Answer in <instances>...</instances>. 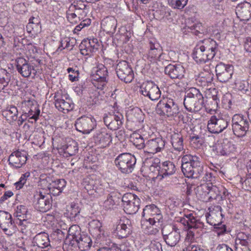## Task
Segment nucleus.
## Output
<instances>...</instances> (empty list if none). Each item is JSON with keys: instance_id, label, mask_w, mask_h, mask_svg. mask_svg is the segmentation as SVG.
Returning a JSON list of instances; mask_svg holds the SVG:
<instances>
[{"instance_id": "4", "label": "nucleus", "mask_w": 251, "mask_h": 251, "mask_svg": "<svg viewBox=\"0 0 251 251\" xmlns=\"http://www.w3.org/2000/svg\"><path fill=\"white\" fill-rule=\"evenodd\" d=\"M204 98L199 90L192 88L187 93L183 100V104L186 109L191 112L200 111L203 105Z\"/></svg>"}, {"instance_id": "30", "label": "nucleus", "mask_w": 251, "mask_h": 251, "mask_svg": "<svg viewBox=\"0 0 251 251\" xmlns=\"http://www.w3.org/2000/svg\"><path fill=\"white\" fill-rule=\"evenodd\" d=\"M165 142L161 138H156L148 140L146 144L145 151L154 154L161 151L165 147Z\"/></svg>"}, {"instance_id": "7", "label": "nucleus", "mask_w": 251, "mask_h": 251, "mask_svg": "<svg viewBox=\"0 0 251 251\" xmlns=\"http://www.w3.org/2000/svg\"><path fill=\"white\" fill-rule=\"evenodd\" d=\"M230 121V117L226 115L212 116L208 121L207 129L211 133H220L227 128Z\"/></svg>"}, {"instance_id": "57", "label": "nucleus", "mask_w": 251, "mask_h": 251, "mask_svg": "<svg viewBox=\"0 0 251 251\" xmlns=\"http://www.w3.org/2000/svg\"><path fill=\"white\" fill-rule=\"evenodd\" d=\"M51 237L53 240L58 242L63 241L65 238V233L61 230L57 229L51 234Z\"/></svg>"}, {"instance_id": "19", "label": "nucleus", "mask_w": 251, "mask_h": 251, "mask_svg": "<svg viewBox=\"0 0 251 251\" xmlns=\"http://www.w3.org/2000/svg\"><path fill=\"white\" fill-rule=\"evenodd\" d=\"M141 93L151 100H158L161 96V91L158 86L152 81H147L141 86Z\"/></svg>"}, {"instance_id": "2", "label": "nucleus", "mask_w": 251, "mask_h": 251, "mask_svg": "<svg viewBox=\"0 0 251 251\" xmlns=\"http://www.w3.org/2000/svg\"><path fill=\"white\" fill-rule=\"evenodd\" d=\"M64 243L72 248L78 247L82 251H86L91 248L92 241L89 236L81 233L79 226L73 225L69 228Z\"/></svg>"}, {"instance_id": "13", "label": "nucleus", "mask_w": 251, "mask_h": 251, "mask_svg": "<svg viewBox=\"0 0 251 251\" xmlns=\"http://www.w3.org/2000/svg\"><path fill=\"white\" fill-rule=\"evenodd\" d=\"M161 231L164 240L170 247L176 246L180 240L179 229L171 225L164 226Z\"/></svg>"}, {"instance_id": "15", "label": "nucleus", "mask_w": 251, "mask_h": 251, "mask_svg": "<svg viewBox=\"0 0 251 251\" xmlns=\"http://www.w3.org/2000/svg\"><path fill=\"white\" fill-rule=\"evenodd\" d=\"M96 126V121L91 116L83 115L76 119L75 126L77 131L83 134H89Z\"/></svg>"}, {"instance_id": "60", "label": "nucleus", "mask_w": 251, "mask_h": 251, "mask_svg": "<svg viewBox=\"0 0 251 251\" xmlns=\"http://www.w3.org/2000/svg\"><path fill=\"white\" fill-rule=\"evenodd\" d=\"M67 71L68 73L70 74L69 75V78L70 80L74 82L78 80L79 71L77 69L75 70L73 68H68Z\"/></svg>"}, {"instance_id": "43", "label": "nucleus", "mask_w": 251, "mask_h": 251, "mask_svg": "<svg viewBox=\"0 0 251 251\" xmlns=\"http://www.w3.org/2000/svg\"><path fill=\"white\" fill-rule=\"evenodd\" d=\"M9 71H7L4 69H0V84L1 91L3 90L5 87L8 85V84L11 79V74L12 73V70L8 67Z\"/></svg>"}, {"instance_id": "35", "label": "nucleus", "mask_w": 251, "mask_h": 251, "mask_svg": "<svg viewBox=\"0 0 251 251\" xmlns=\"http://www.w3.org/2000/svg\"><path fill=\"white\" fill-rule=\"evenodd\" d=\"M22 104L29 108L27 112L24 113L30 117L29 119H33L35 122L37 121L40 114V110L38 107L37 102L34 100H28L24 101Z\"/></svg>"}, {"instance_id": "34", "label": "nucleus", "mask_w": 251, "mask_h": 251, "mask_svg": "<svg viewBox=\"0 0 251 251\" xmlns=\"http://www.w3.org/2000/svg\"><path fill=\"white\" fill-rule=\"evenodd\" d=\"M180 222L184 226H187L190 228H202L204 224L199 219L193 216V214H185L183 218L180 219Z\"/></svg>"}, {"instance_id": "8", "label": "nucleus", "mask_w": 251, "mask_h": 251, "mask_svg": "<svg viewBox=\"0 0 251 251\" xmlns=\"http://www.w3.org/2000/svg\"><path fill=\"white\" fill-rule=\"evenodd\" d=\"M136 159L130 153H124L119 155L115 160V163L123 173L128 174L133 170Z\"/></svg>"}, {"instance_id": "29", "label": "nucleus", "mask_w": 251, "mask_h": 251, "mask_svg": "<svg viewBox=\"0 0 251 251\" xmlns=\"http://www.w3.org/2000/svg\"><path fill=\"white\" fill-rule=\"evenodd\" d=\"M236 14L240 21H248L251 20V4L244 1L236 7Z\"/></svg>"}, {"instance_id": "52", "label": "nucleus", "mask_w": 251, "mask_h": 251, "mask_svg": "<svg viewBox=\"0 0 251 251\" xmlns=\"http://www.w3.org/2000/svg\"><path fill=\"white\" fill-rule=\"evenodd\" d=\"M188 0H168L169 5L175 9H181L187 4Z\"/></svg>"}, {"instance_id": "56", "label": "nucleus", "mask_w": 251, "mask_h": 251, "mask_svg": "<svg viewBox=\"0 0 251 251\" xmlns=\"http://www.w3.org/2000/svg\"><path fill=\"white\" fill-rule=\"evenodd\" d=\"M188 28L193 31L194 33L197 36L204 33L203 28L200 23H195L191 26H188Z\"/></svg>"}, {"instance_id": "21", "label": "nucleus", "mask_w": 251, "mask_h": 251, "mask_svg": "<svg viewBox=\"0 0 251 251\" xmlns=\"http://www.w3.org/2000/svg\"><path fill=\"white\" fill-rule=\"evenodd\" d=\"M218 92L215 88H209L206 93L205 103L204 106L206 111L211 114L215 112L218 107L220 99L218 97Z\"/></svg>"}, {"instance_id": "28", "label": "nucleus", "mask_w": 251, "mask_h": 251, "mask_svg": "<svg viewBox=\"0 0 251 251\" xmlns=\"http://www.w3.org/2000/svg\"><path fill=\"white\" fill-rule=\"evenodd\" d=\"M93 140L100 148H104L111 143L112 137L110 134L108 133L104 129H101L97 131L94 134Z\"/></svg>"}, {"instance_id": "46", "label": "nucleus", "mask_w": 251, "mask_h": 251, "mask_svg": "<svg viewBox=\"0 0 251 251\" xmlns=\"http://www.w3.org/2000/svg\"><path fill=\"white\" fill-rule=\"evenodd\" d=\"M209 188L206 199L211 201V200H216L219 197H220L221 199H223V197L220 196V191L219 188L213 185L212 182H210Z\"/></svg>"}, {"instance_id": "51", "label": "nucleus", "mask_w": 251, "mask_h": 251, "mask_svg": "<svg viewBox=\"0 0 251 251\" xmlns=\"http://www.w3.org/2000/svg\"><path fill=\"white\" fill-rule=\"evenodd\" d=\"M70 218H75L80 213V208L77 203H72L67 209Z\"/></svg>"}, {"instance_id": "14", "label": "nucleus", "mask_w": 251, "mask_h": 251, "mask_svg": "<svg viewBox=\"0 0 251 251\" xmlns=\"http://www.w3.org/2000/svg\"><path fill=\"white\" fill-rule=\"evenodd\" d=\"M0 227L8 236H12L16 232V226L9 212L0 210Z\"/></svg>"}, {"instance_id": "11", "label": "nucleus", "mask_w": 251, "mask_h": 251, "mask_svg": "<svg viewBox=\"0 0 251 251\" xmlns=\"http://www.w3.org/2000/svg\"><path fill=\"white\" fill-rule=\"evenodd\" d=\"M122 201L123 209L127 214L136 213L140 208L141 200L136 195L132 193L125 194L122 197Z\"/></svg>"}, {"instance_id": "45", "label": "nucleus", "mask_w": 251, "mask_h": 251, "mask_svg": "<svg viewBox=\"0 0 251 251\" xmlns=\"http://www.w3.org/2000/svg\"><path fill=\"white\" fill-rule=\"evenodd\" d=\"M63 150L65 154H67L69 156L75 155L78 150L77 143L75 140H69Z\"/></svg>"}, {"instance_id": "23", "label": "nucleus", "mask_w": 251, "mask_h": 251, "mask_svg": "<svg viewBox=\"0 0 251 251\" xmlns=\"http://www.w3.org/2000/svg\"><path fill=\"white\" fill-rule=\"evenodd\" d=\"M163 55L162 47L160 44L155 41H151L149 43V50L144 55L145 59L151 62L160 61Z\"/></svg>"}, {"instance_id": "55", "label": "nucleus", "mask_w": 251, "mask_h": 251, "mask_svg": "<svg viewBox=\"0 0 251 251\" xmlns=\"http://www.w3.org/2000/svg\"><path fill=\"white\" fill-rule=\"evenodd\" d=\"M142 251H163L162 245L159 242L152 241L150 245L148 247L144 248Z\"/></svg>"}, {"instance_id": "53", "label": "nucleus", "mask_w": 251, "mask_h": 251, "mask_svg": "<svg viewBox=\"0 0 251 251\" xmlns=\"http://www.w3.org/2000/svg\"><path fill=\"white\" fill-rule=\"evenodd\" d=\"M133 143L138 149H145L144 139L140 134H135L133 137Z\"/></svg>"}, {"instance_id": "39", "label": "nucleus", "mask_w": 251, "mask_h": 251, "mask_svg": "<svg viewBox=\"0 0 251 251\" xmlns=\"http://www.w3.org/2000/svg\"><path fill=\"white\" fill-rule=\"evenodd\" d=\"M34 239V243L36 244L39 249L45 248L50 245L49 236L48 233L42 232L36 234Z\"/></svg>"}, {"instance_id": "25", "label": "nucleus", "mask_w": 251, "mask_h": 251, "mask_svg": "<svg viewBox=\"0 0 251 251\" xmlns=\"http://www.w3.org/2000/svg\"><path fill=\"white\" fill-rule=\"evenodd\" d=\"M164 73L172 79H181L184 77L185 70L180 64H170L165 67Z\"/></svg>"}, {"instance_id": "38", "label": "nucleus", "mask_w": 251, "mask_h": 251, "mask_svg": "<svg viewBox=\"0 0 251 251\" xmlns=\"http://www.w3.org/2000/svg\"><path fill=\"white\" fill-rule=\"evenodd\" d=\"M176 171V168L173 162L170 161L163 162L161 164V180L170 176L173 175Z\"/></svg>"}, {"instance_id": "20", "label": "nucleus", "mask_w": 251, "mask_h": 251, "mask_svg": "<svg viewBox=\"0 0 251 251\" xmlns=\"http://www.w3.org/2000/svg\"><path fill=\"white\" fill-rule=\"evenodd\" d=\"M103 122L109 129L115 130L120 128L123 125L124 117L119 112L106 114L103 117Z\"/></svg>"}, {"instance_id": "6", "label": "nucleus", "mask_w": 251, "mask_h": 251, "mask_svg": "<svg viewBox=\"0 0 251 251\" xmlns=\"http://www.w3.org/2000/svg\"><path fill=\"white\" fill-rule=\"evenodd\" d=\"M33 203L37 210L46 212L52 206L51 196L45 189L39 190L34 195Z\"/></svg>"}, {"instance_id": "41", "label": "nucleus", "mask_w": 251, "mask_h": 251, "mask_svg": "<svg viewBox=\"0 0 251 251\" xmlns=\"http://www.w3.org/2000/svg\"><path fill=\"white\" fill-rule=\"evenodd\" d=\"M171 142L176 151H180L183 148V136L180 133H174L171 135Z\"/></svg>"}, {"instance_id": "32", "label": "nucleus", "mask_w": 251, "mask_h": 251, "mask_svg": "<svg viewBox=\"0 0 251 251\" xmlns=\"http://www.w3.org/2000/svg\"><path fill=\"white\" fill-rule=\"evenodd\" d=\"M17 70L23 77H29L32 73L34 71V67L31 65L28 61L23 58H18L16 60Z\"/></svg>"}, {"instance_id": "12", "label": "nucleus", "mask_w": 251, "mask_h": 251, "mask_svg": "<svg viewBox=\"0 0 251 251\" xmlns=\"http://www.w3.org/2000/svg\"><path fill=\"white\" fill-rule=\"evenodd\" d=\"M93 75L94 86L98 89L103 90L106 87L108 81L107 68L102 64H99Z\"/></svg>"}, {"instance_id": "37", "label": "nucleus", "mask_w": 251, "mask_h": 251, "mask_svg": "<svg viewBox=\"0 0 251 251\" xmlns=\"http://www.w3.org/2000/svg\"><path fill=\"white\" fill-rule=\"evenodd\" d=\"M14 215L19 220V225L23 226H25V223H27V220L30 216V214L28 212L27 208L25 206L23 205L17 206L16 210Z\"/></svg>"}, {"instance_id": "33", "label": "nucleus", "mask_w": 251, "mask_h": 251, "mask_svg": "<svg viewBox=\"0 0 251 251\" xmlns=\"http://www.w3.org/2000/svg\"><path fill=\"white\" fill-rule=\"evenodd\" d=\"M65 100L62 98H58L56 95L54 97V104L55 107L60 111L64 113H68L72 110L74 107V104L72 100L67 97Z\"/></svg>"}, {"instance_id": "59", "label": "nucleus", "mask_w": 251, "mask_h": 251, "mask_svg": "<svg viewBox=\"0 0 251 251\" xmlns=\"http://www.w3.org/2000/svg\"><path fill=\"white\" fill-rule=\"evenodd\" d=\"M144 221H141V226L142 228L145 229V232L146 234L149 235H155L159 232V229L157 228V226H155V227H153V226L150 225V226H147L146 227H144V224L143 222Z\"/></svg>"}, {"instance_id": "1", "label": "nucleus", "mask_w": 251, "mask_h": 251, "mask_svg": "<svg viewBox=\"0 0 251 251\" xmlns=\"http://www.w3.org/2000/svg\"><path fill=\"white\" fill-rule=\"evenodd\" d=\"M218 46V44L213 39L209 38L201 40L193 50V58L198 63H205L215 56Z\"/></svg>"}, {"instance_id": "3", "label": "nucleus", "mask_w": 251, "mask_h": 251, "mask_svg": "<svg viewBox=\"0 0 251 251\" xmlns=\"http://www.w3.org/2000/svg\"><path fill=\"white\" fill-rule=\"evenodd\" d=\"M181 170L186 177L198 178L203 171L201 158L191 154L184 155L181 159Z\"/></svg>"}, {"instance_id": "17", "label": "nucleus", "mask_w": 251, "mask_h": 251, "mask_svg": "<svg viewBox=\"0 0 251 251\" xmlns=\"http://www.w3.org/2000/svg\"><path fill=\"white\" fill-rule=\"evenodd\" d=\"M46 181L49 183L48 190L46 191L50 195L59 196L63 192L66 185V181L64 179H53L50 177H46L42 181Z\"/></svg>"}, {"instance_id": "58", "label": "nucleus", "mask_w": 251, "mask_h": 251, "mask_svg": "<svg viewBox=\"0 0 251 251\" xmlns=\"http://www.w3.org/2000/svg\"><path fill=\"white\" fill-rule=\"evenodd\" d=\"M66 15L68 20L72 23L76 22L75 19L77 16L73 6H70L66 11Z\"/></svg>"}, {"instance_id": "62", "label": "nucleus", "mask_w": 251, "mask_h": 251, "mask_svg": "<svg viewBox=\"0 0 251 251\" xmlns=\"http://www.w3.org/2000/svg\"><path fill=\"white\" fill-rule=\"evenodd\" d=\"M70 6H73L75 10H87V6L84 4L83 1L79 0L74 1Z\"/></svg>"}, {"instance_id": "61", "label": "nucleus", "mask_w": 251, "mask_h": 251, "mask_svg": "<svg viewBox=\"0 0 251 251\" xmlns=\"http://www.w3.org/2000/svg\"><path fill=\"white\" fill-rule=\"evenodd\" d=\"M30 176V173L29 172H26L24 174L22 175L21 177L20 178V180L15 183V185L16 186V188L17 189H20L22 188L25 183L26 182V178Z\"/></svg>"}, {"instance_id": "16", "label": "nucleus", "mask_w": 251, "mask_h": 251, "mask_svg": "<svg viewBox=\"0 0 251 251\" xmlns=\"http://www.w3.org/2000/svg\"><path fill=\"white\" fill-rule=\"evenodd\" d=\"M118 77L126 83L131 82L134 78V73L132 68L126 61H120L116 68Z\"/></svg>"}, {"instance_id": "40", "label": "nucleus", "mask_w": 251, "mask_h": 251, "mask_svg": "<svg viewBox=\"0 0 251 251\" xmlns=\"http://www.w3.org/2000/svg\"><path fill=\"white\" fill-rule=\"evenodd\" d=\"M121 195L117 191L111 192L107 196L106 200L104 201L103 207L106 209H111L119 200Z\"/></svg>"}, {"instance_id": "18", "label": "nucleus", "mask_w": 251, "mask_h": 251, "mask_svg": "<svg viewBox=\"0 0 251 251\" xmlns=\"http://www.w3.org/2000/svg\"><path fill=\"white\" fill-rule=\"evenodd\" d=\"M215 72L217 79L221 82L226 83L232 77L233 66L220 62L216 65Z\"/></svg>"}, {"instance_id": "49", "label": "nucleus", "mask_w": 251, "mask_h": 251, "mask_svg": "<svg viewBox=\"0 0 251 251\" xmlns=\"http://www.w3.org/2000/svg\"><path fill=\"white\" fill-rule=\"evenodd\" d=\"M34 243V239L32 240L26 238L23 243V246L21 248L25 251H39V248Z\"/></svg>"}, {"instance_id": "64", "label": "nucleus", "mask_w": 251, "mask_h": 251, "mask_svg": "<svg viewBox=\"0 0 251 251\" xmlns=\"http://www.w3.org/2000/svg\"><path fill=\"white\" fill-rule=\"evenodd\" d=\"M235 251H251V246L242 245L235 243Z\"/></svg>"}, {"instance_id": "42", "label": "nucleus", "mask_w": 251, "mask_h": 251, "mask_svg": "<svg viewBox=\"0 0 251 251\" xmlns=\"http://www.w3.org/2000/svg\"><path fill=\"white\" fill-rule=\"evenodd\" d=\"M18 111L17 108L14 105L7 106L6 109L2 111V115L8 121H15L18 119Z\"/></svg>"}, {"instance_id": "5", "label": "nucleus", "mask_w": 251, "mask_h": 251, "mask_svg": "<svg viewBox=\"0 0 251 251\" xmlns=\"http://www.w3.org/2000/svg\"><path fill=\"white\" fill-rule=\"evenodd\" d=\"M156 111L160 115L174 117L179 113V108L177 103L173 99L163 98L157 104Z\"/></svg>"}, {"instance_id": "27", "label": "nucleus", "mask_w": 251, "mask_h": 251, "mask_svg": "<svg viewBox=\"0 0 251 251\" xmlns=\"http://www.w3.org/2000/svg\"><path fill=\"white\" fill-rule=\"evenodd\" d=\"M27 160L26 153L25 151H16L9 156V165L15 168H20L25 164Z\"/></svg>"}, {"instance_id": "48", "label": "nucleus", "mask_w": 251, "mask_h": 251, "mask_svg": "<svg viewBox=\"0 0 251 251\" xmlns=\"http://www.w3.org/2000/svg\"><path fill=\"white\" fill-rule=\"evenodd\" d=\"M246 246H251V235L244 232L239 233L237 235L235 243Z\"/></svg>"}, {"instance_id": "54", "label": "nucleus", "mask_w": 251, "mask_h": 251, "mask_svg": "<svg viewBox=\"0 0 251 251\" xmlns=\"http://www.w3.org/2000/svg\"><path fill=\"white\" fill-rule=\"evenodd\" d=\"M236 88L243 93H246L250 88L249 83L246 80H239L235 82Z\"/></svg>"}, {"instance_id": "63", "label": "nucleus", "mask_w": 251, "mask_h": 251, "mask_svg": "<svg viewBox=\"0 0 251 251\" xmlns=\"http://www.w3.org/2000/svg\"><path fill=\"white\" fill-rule=\"evenodd\" d=\"M214 228L218 235H223L226 232V225H222L221 223H217L216 226H214Z\"/></svg>"}, {"instance_id": "9", "label": "nucleus", "mask_w": 251, "mask_h": 251, "mask_svg": "<svg viewBox=\"0 0 251 251\" xmlns=\"http://www.w3.org/2000/svg\"><path fill=\"white\" fill-rule=\"evenodd\" d=\"M142 216L150 225L158 226L162 221V215L159 209L154 204L146 205L143 209Z\"/></svg>"}, {"instance_id": "36", "label": "nucleus", "mask_w": 251, "mask_h": 251, "mask_svg": "<svg viewBox=\"0 0 251 251\" xmlns=\"http://www.w3.org/2000/svg\"><path fill=\"white\" fill-rule=\"evenodd\" d=\"M117 25V20L113 16L106 17L101 22L102 29L108 33H114L116 30Z\"/></svg>"}, {"instance_id": "26", "label": "nucleus", "mask_w": 251, "mask_h": 251, "mask_svg": "<svg viewBox=\"0 0 251 251\" xmlns=\"http://www.w3.org/2000/svg\"><path fill=\"white\" fill-rule=\"evenodd\" d=\"M218 155H228L235 150V145L227 139L223 140L213 149Z\"/></svg>"}, {"instance_id": "10", "label": "nucleus", "mask_w": 251, "mask_h": 251, "mask_svg": "<svg viewBox=\"0 0 251 251\" xmlns=\"http://www.w3.org/2000/svg\"><path fill=\"white\" fill-rule=\"evenodd\" d=\"M232 129L236 136L244 137L249 129L248 119L242 115L235 114L232 118Z\"/></svg>"}, {"instance_id": "47", "label": "nucleus", "mask_w": 251, "mask_h": 251, "mask_svg": "<svg viewBox=\"0 0 251 251\" xmlns=\"http://www.w3.org/2000/svg\"><path fill=\"white\" fill-rule=\"evenodd\" d=\"M210 182L205 183L198 186L196 188V193L201 199H206L209 188Z\"/></svg>"}, {"instance_id": "24", "label": "nucleus", "mask_w": 251, "mask_h": 251, "mask_svg": "<svg viewBox=\"0 0 251 251\" xmlns=\"http://www.w3.org/2000/svg\"><path fill=\"white\" fill-rule=\"evenodd\" d=\"M100 45L98 39L93 38L92 39L83 40L79 47L81 53L83 55H92L96 52Z\"/></svg>"}, {"instance_id": "44", "label": "nucleus", "mask_w": 251, "mask_h": 251, "mask_svg": "<svg viewBox=\"0 0 251 251\" xmlns=\"http://www.w3.org/2000/svg\"><path fill=\"white\" fill-rule=\"evenodd\" d=\"M214 75L210 73H202L197 79L198 84L202 86H208L212 84Z\"/></svg>"}, {"instance_id": "31", "label": "nucleus", "mask_w": 251, "mask_h": 251, "mask_svg": "<svg viewBox=\"0 0 251 251\" xmlns=\"http://www.w3.org/2000/svg\"><path fill=\"white\" fill-rule=\"evenodd\" d=\"M145 167L149 168L150 175L152 176L159 180H161V164L160 160L158 158H151L145 162Z\"/></svg>"}, {"instance_id": "50", "label": "nucleus", "mask_w": 251, "mask_h": 251, "mask_svg": "<svg viewBox=\"0 0 251 251\" xmlns=\"http://www.w3.org/2000/svg\"><path fill=\"white\" fill-rule=\"evenodd\" d=\"M83 185L85 189L87 190L89 195H94V189L96 183L93 179L89 177H86L83 180Z\"/></svg>"}, {"instance_id": "22", "label": "nucleus", "mask_w": 251, "mask_h": 251, "mask_svg": "<svg viewBox=\"0 0 251 251\" xmlns=\"http://www.w3.org/2000/svg\"><path fill=\"white\" fill-rule=\"evenodd\" d=\"M131 232V221L128 219L120 220L113 231L114 234L119 239L126 238Z\"/></svg>"}]
</instances>
